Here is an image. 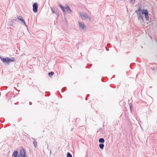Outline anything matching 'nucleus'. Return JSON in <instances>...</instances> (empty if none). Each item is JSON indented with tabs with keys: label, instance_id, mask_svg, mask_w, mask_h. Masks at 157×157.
<instances>
[{
	"label": "nucleus",
	"instance_id": "nucleus-6",
	"mask_svg": "<svg viewBox=\"0 0 157 157\" xmlns=\"http://www.w3.org/2000/svg\"><path fill=\"white\" fill-rule=\"evenodd\" d=\"M79 25L81 28L82 30H85L86 29V27L83 22H79Z\"/></svg>",
	"mask_w": 157,
	"mask_h": 157
},
{
	"label": "nucleus",
	"instance_id": "nucleus-10",
	"mask_svg": "<svg viewBox=\"0 0 157 157\" xmlns=\"http://www.w3.org/2000/svg\"><path fill=\"white\" fill-rule=\"evenodd\" d=\"M59 6L60 7L61 9L63 11V12L64 13H65V10L64 8L63 7V6H62V5L61 4L59 5Z\"/></svg>",
	"mask_w": 157,
	"mask_h": 157
},
{
	"label": "nucleus",
	"instance_id": "nucleus-4",
	"mask_svg": "<svg viewBox=\"0 0 157 157\" xmlns=\"http://www.w3.org/2000/svg\"><path fill=\"white\" fill-rule=\"evenodd\" d=\"M20 155H19L17 157H25V151L24 149L22 148L20 151Z\"/></svg>",
	"mask_w": 157,
	"mask_h": 157
},
{
	"label": "nucleus",
	"instance_id": "nucleus-2",
	"mask_svg": "<svg viewBox=\"0 0 157 157\" xmlns=\"http://www.w3.org/2000/svg\"><path fill=\"white\" fill-rule=\"evenodd\" d=\"M1 60L4 63H9L11 62L15 61V58L14 57H12L11 58H9L8 57L2 58V57H0Z\"/></svg>",
	"mask_w": 157,
	"mask_h": 157
},
{
	"label": "nucleus",
	"instance_id": "nucleus-17",
	"mask_svg": "<svg viewBox=\"0 0 157 157\" xmlns=\"http://www.w3.org/2000/svg\"><path fill=\"white\" fill-rule=\"evenodd\" d=\"M52 10L53 13H55V12L53 10V9H52Z\"/></svg>",
	"mask_w": 157,
	"mask_h": 157
},
{
	"label": "nucleus",
	"instance_id": "nucleus-1",
	"mask_svg": "<svg viewBox=\"0 0 157 157\" xmlns=\"http://www.w3.org/2000/svg\"><path fill=\"white\" fill-rule=\"evenodd\" d=\"M135 12L138 16L143 21L144 20L143 17L142 16V15L143 14L144 15L145 19L147 20H148V12L147 10H141L140 8H139L137 10H136Z\"/></svg>",
	"mask_w": 157,
	"mask_h": 157
},
{
	"label": "nucleus",
	"instance_id": "nucleus-3",
	"mask_svg": "<svg viewBox=\"0 0 157 157\" xmlns=\"http://www.w3.org/2000/svg\"><path fill=\"white\" fill-rule=\"evenodd\" d=\"M80 16L81 18L83 20H86L87 19H89L90 20V18L88 17V15L86 14L83 13V12L81 13Z\"/></svg>",
	"mask_w": 157,
	"mask_h": 157
},
{
	"label": "nucleus",
	"instance_id": "nucleus-9",
	"mask_svg": "<svg viewBox=\"0 0 157 157\" xmlns=\"http://www.w3.org/2000/svg\"><path fill=\"white\" fill-rule=\"evenodd\" d=\"M65 9H66V11L68 12H71V11L70 10V8L67 6L65 7Z\"/></svg>",
	"mask_w": 157,
	"mask_h": 157
},
{
	"label": "nucleus",
	"instance_id": "nucleus-7",
	"mask_svg": "<svg viewBox=\"0 0 157 157\" xmlns=\"http://www.w3.org/2000/svg\"><path fill=\"white\" fill-rule=\"evenodd\" d=\"M17 18L18 20L22 22L25 25H26L25 21L23 18H21L19 16H17Z\"/></svg>",
	"mask_w": 157,
	"mask_h": 157
},
{
	"label": "nucleus",
	"instance_id": "nucleus-15",
	"mask_svg": "<svg viewBox=\"0 0 157 157\" xmlns=\"http://www.w3.org/2000/svg\"><path fill=\"white\" fill-rule=\"evenodd\" d=\"M33 144L34 146L36 147L37 145V143L36 141H34L33 142Z\"/></svg>",
	"mask_w": 157,
	"mask_h": 157
},
{
	"label": "nucleus",
	"instance_id": "nucleus-8",
	"mask_svg": "<svg viewBox=\"0 0 157 157\" xmlns=\"http://www.w3.org/2000/svg\"><path fill=\"white\" fill-rule=\"evenodd\" d=\"M18 154V152L17 151H15L13 155H12V157H17V155Z\"/></svg>",
	"mask_w": 157,
	"mask_h": 157
},
{
	"label": "nucleus",
	"instance_id": "nucleus-11",
	"mask_svg": "<svg viewBox=\"0 0 157 157\" xmlns=\"http://www.w3.org/2000/svg\"><path fill=\"white\" fill-rule=\"evenodd\" d=\"M104 139L103 138H100L99 140V142L104 143Z\"/></svg>",
	"mask_w": 157,
	"mask_h": 157
},
{
	"label": "nucleus",
	"instance_id": "nucleus-13",
	"mask_svg": "<svg viewBox=\"0 0 157 157\" xmlns=\"http://www.w3.org/2000/svg\"><path fill=\"white\" fill-rule=\"evenodd\" d=\"M67 157H72V156L69 152H68L67 154Z\"/></svg>",
	"mask_w": 157,
	"mask_h": 157
},
{
	"label": "nucleus",
	"instance_id": "nucleus-12",
	"mask_svg": "<svg viewBox=\"0 0 157 157\" xmlns=\"http://www.w3.org/2000/svg\"><path fill=\"white\" fill-rule=\"evenodd\" d=\"M99 147L101 149H102L104 147V145L103 144H99Z\"/></svg>",
	"mask_w": 157,
	"mask_h": 157
},
{
	"label": "nucleus",
	"instance_id": "nucleus-16",
	"mask_svg": "<svg viewBox=\"0 0 157 157\" xmlns=\"http://www.w3.org/2000/svg\"><path fill=\"white\" fill-rule=\"evenodd\" d=\"M136 0H130V2L131 3L133 4L135 3Z\"/></svg>",
	"mask_w": 157,
	"mask_h": 157
},
{
	"label": "nucleus",
	"instance_id": "nucleus-14",
	"mask_svg": "<svg viewBox=\"0 0 157 157\" xmlns=\"http://www.w3.org/2000/svg\"><path fill=\"white\" fill-rule=\"evenodd\" d=\"M54 74V72H51L48 73V75L50 77H51L52 75H53Z\"/></svg>",
	"mask_w": 157,
	"mask_h": 157
},
{
	"label": "nucleus",
	"instance_id": "nucleus-5",
	"mask_svg": "<svg viewBox=\"0 0 157 157\" xmlns=\"http://www.w3.org/2000/svg\"><path fill=\"white\" fill-rule=\"evenodd\" d=\"M38 4L36 3H35L33 5V10L35 13L37 11Z\"/></svg>",
	"mask_w": 157,
	"mask_h": 157
}]
</instances>
